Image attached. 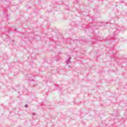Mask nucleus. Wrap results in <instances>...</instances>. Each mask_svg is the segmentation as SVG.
Here are the masks:
<instances>
[{
  "label": "nucleus",
  "instance_id": "nucleus-3",
  "mask_svg": "<svg viewBox=\"0 0 127 127\" xmlns=\"http://www.w3.org/2000/svg\"><path fill=\"white\" fill-rule=\"evenodd\" d=\"M33 116H35V113H33Z\"/></svg>",
  "mask_w": 127,
  "mask_h": 127
},
{
  "label": "nucleus",
  "instance_id": "nucleus-1",
  "mask_svg": "<svg viewBox=\"0 0 127 127\" xmlns=\"http://www.w3.org/2000/svg\"><path fill=\"white\" fill-rule=\"evenodd\" d=\"M70 60H71V58L69 57L66 61V64H69L70 63Z\"/></svg>",
  "mask_w": 127,
  "mask_h": 127
},
{
  "label": "nucleus",
  "instance_id": "nucleus-2",
  "mask_svg": "<svg viewBox=\"0 0 127 127\" xmlns=\"http://www.w3.org/2000/svg\"><path fill=\"white\" fill-rule=\"evenodd\" d=\"M25 108H28V105L27 104H26L25 105Z\"/></svg>",
  "mask_w": 127,
  "mask_h": 127
}]
</instances>
